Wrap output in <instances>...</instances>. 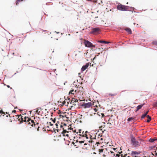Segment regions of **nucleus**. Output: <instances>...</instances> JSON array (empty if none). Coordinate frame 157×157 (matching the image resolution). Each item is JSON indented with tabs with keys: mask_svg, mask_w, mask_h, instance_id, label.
Listing matches in <instances>:
<instances>
[{
	"mask_svg": "<svg viewBox=\"0 0 157 157\" xmlns=\"http://www.w3.org/2000/svg\"><path fill=\"white\" fill-rule=\"evenodd\" d=\"M38 110L36 111V112H37Z\"/></svg>",
	"mask_w": 157,
	"mask_h": 157,
	"instance_id": "nucleus-54",
	"label": "nucleus"
},
{
	"mask_svg": "<svg viewBox=\"0 0 157 157\" xmlns=\"http://www.w3.org/2000/svg\"><path fill=\"white\" fill-rule=\"evenodd\" d=\"M152 44L155 45H157V40H154L152 42Z\"/></svg>",
	"mask_w": 157,
	"mask_h": 157,
	"instance_id": "nucleus-24",
	"label": "nucleus"
},
{
	"mask_svg": "<svg viewBox=\"0 0 157 157\" xmlns=\"http://www.w3.org/2000/svg\"><path fill=\"white\" fill-rule=\"evenodd\" d=\"M55 125L56 127V129L54 128V129H55V131L57 130V132H58L59 131H60L59 128V125H60V123L58 121L57 123L55 124Z\"/></svg>",
	"mask_w": 157,
	"mask_h": 157,
	"instance_id": "nucleus-11",
	"label": "nucleus"
},
{
	"mask_svg": "<svg viewBox=\"0 0 157 157\" xmlns=\"http://www.w3.org/2000/svg\"><path fill=\"white\" fill-rule=\"evenodd\" d=\"M84 43L86 47L89 48L95 47V46L93 45L88 40H84Z\"/></svg>",
	"mask_w": 157,
	"mask_h": 157,
	"instance_id": "nucleus-5",
	"label": "nucleus"
},
{
	"mask_svg": "<svg viewBox=\"0 0 157 157\" xmlns=\"http://www.w3.org/2000/svg\"><path fill=\"white\" fill-rule=\"evenodd\" d=\"M109 96H116L117 95V93H114V94H111V93H109L108 94Z\"/></svg>",
	"mask_w": 157,
	"mask_h": 157,
	"instance_id": "nucleus-26",
	"label": "nucleus"
},
{
	"mask_svg": "<svg viewBox=\"0 0 157 157\" xmlns=\"http://www.w3.org/2000/svg\"><path fill=\"white\" fill-rule=\"evenodd\" d=\"M100 29L99 28H95L93 29L90 32L91 33H98Z\"/></svg>",
	"mask_w": 157,
	"mask_h": 157,
	"instance_id": "nucleus-10",
	"label": "nucleus"
},
{
	"mask_svg": "<svg viewBox=\"0 0 157 157\" xmlns=\"http://www.w3.org/2000/svg\"><path fill=\"white\" fill-rule=\"evenodd\" d=\"M147 115L144 113L142 115L141 118V119H144Z\"/></svg>",
	"mask_w": 157,
	"mask_h": 157,
	"instance_id": "nucleus-30",
	"label": "nucleus"
},
{
	"mask_svg": "<svg viewBox=\"0 0 157 157\" xmlns=\"http://www.w3.org/2000/svg\"><path fill=\"white\" fill-rule=\"evenodd\" d=\"M98 42L102 44H108L109 43V42L108 41H106L104 40H98Z\"/></svg>",
	"mask_w": 157,
	"mask_h": 157,
	"instance_id": "nucleus-20",
	"label": "nucleus"
},
{
	"mask_svg": "<svg viewBox=\"0 0 157 157\" xmlns=\"http://www.w3.org/2000/svg\"><path fill=\"white\" fill-rule=\"evenodd\" d=\"M154 154H155V155H157V152L156 151H154Z\"/></svg>",
	"mask_w": 157,
	"mask_h": 157,
	"instance_id": "nucleus-37",
	"label": "nucleus"
},
{
	"mask_svg": "<svg viewBox=\"0 0 157 157\" xmlns=\"http://www.w3.org/2000/svg\"><path fill=\"white\" fill-rule=\"evenodd\" d=\"M76 133L78 135H79L80 136H81L82 137H85L86 139H88L89 137L90 138L91 140L89 141L87 140V143H85L84 144V145H86L87 144H88L89 143H92L93 142L92 139H95L96 138V136H95L94 138H92V136H91L89 133H88L87 131H86L84 132L82 131L81 129H79L78 132H77Z\"/></svg>",
	"mask_w": 157,
	"mask_h": 157,
	"instance_id": "nucleus-1",
	"label": "nucleus"
},
{
	"mask_svg": "<svg viewBox=\"0 0 157 157\" xmlns=\"http://www.w3.org/2000/svg\"><path fill=\"white\" fill-rule=\"evenodd\" d=\"M157 150V147L156 148Z\"/></svg>",
	"mask_w": 157,
	"mask_h": 157,
	"instance_id": "nucleus-57",
	"label": "nucleus"
},
{
	"mask_svg": "<svg viewBox=\"0 0 157 157\" xmlns=\"http://www.w3.org/2000/svg\"><path fill=\"white\" fill-rule=\"evenodd\" d=\"M24 121H25V122L26 125L29 127H33V125H34L35 128H36L37 130L39 131V126H38L39 123H36V124H35L33 120H32L30 118L28 117H25Z\"/></svg>",
	"mask_w": 157,
	"mask_h": 157,
	"instance_id": "nucleus-2",
	"label": "nucleus"
},
{
	"mask_svg": "<svg viewBox=\"0 0 157 157\" xmlns=\"http://www.w3.org/2000/svg\"><path fill=\"white\" fill-rule=\"evenodd\" d=\"M85 141H86L85 140H82V141H79L78 142L80 144H82V143H84V142Z\"/></svg>",
	"mask_w": 157,
	"mask_h": 157,
	"instance_id": "nucleus-32",
	"label": "nucleus"
},
{
	"mask_svg": "<svg viewBox=\"0 0 157 157\" xmlns=\"http://www.w3.org/2000/svg\"><path fill=\"white\" fill-rule=\"evenodd\" d=\"M127 4H128V2H127Z\"/></svg>",
	"mask_w": 157,
	"mask_h": 157,
	"instance_id": "nucleus-56",
	"label": "nucleus"
},
{
	"mask_svg": "<svg viewBox=\"0 0 157 157\" xmlns=\"http://www.w3.org/2000/svg\"><path fill=\"white\" fill-rule=\"evenodd\" d=\"M49 123H50V124L51 126H52L53 125V124L51 122H49Z\"/></svg>",
	"mask_w": 157,
	"mask_h": 157,
	"instance_id": "nucleus-42",
	"label": "nucleus"
},
{
	"mask_svg": "<svg viewBox=\"0 0 157 157\" xmlns=\"http://www.w3.org/2000/svg\"><path fill=\"white\" fill-rule=\"evenodd\" d=\"M67 127V125L65 123H60V125H59V130H63V128H64V127Z\"/></svg>",
	"mask_w": 157,
	"mask_h": 157,
	"instance_id": "nucleus-12",
	"label": "nucleus"
},
{
	"mask_svg": "<svg viewBox=\"0 0 157 157\" xmlns=\"http://www.w3.org/2000/svg\"><path fill=\"white\" fill-rule=\"evenodd\" d=\"M120 155H119V154H117L116 155V156H118V157H120Z\"/></svg>",
	"mask_w": 157,
	"mask_h": 157,
	"instance_id": "nucleus-38",
	"label": "nucleus"
},
{
	"mask_svg": "<svg viewBox=\"0 0 157 157\" xmlns=\"http://www.w3.org/2000/svg\"><path fill=\"white\" fill-rule=\"evenodd\" d=\"M93 105H94V102H93Z\"/></svg>",
	"mask_w": 157,
	"mask_h": 157,
	"instance_id": "nucleus-50",
	"label": "nucleus"
},
{
	"mask_svg": "<svg viewBox=\"0 0 157 157\" xmlns=\"http://www.w3.org/2000/svg\"><path fill=\"white\" fill-rule=\"evenodd\" d=\"M72 101H75V100L74 99H73Z\"/></svg>",
	"mask_w": 157,
	"mask_h": 157,
	"instance_id": "nucleus-49",
	"label": "nucleus"
},
{
	"mask_svg": "<svg viewBox=\"0 0 157 157\" xmlns=\"http://www.w3.org/2000/svg\"><path fill=\"white\" fill-rule=\"evenodd\" d=\"M152 155H155V154H154V153H152Z\"/></svg>",
	"mask_w": 157,
	"mask_h": 157,
	"instance_id": "nucleus-45",
	"label": "nucleus"
},
{
	"mask_svg": "<svg viewBox=\"0 0 157 157\" xmlns=\"http://www.w3.org/2000/svg\"><path fill=\"white\" fill-rule=\"evenodd\" d=\"M153 106L154 107H157V101L153 103Z\"/></svg>",
	"mask_w": 157,
	"mask_h": 157,
	"instance_id": "nucleus-31",
	"label": "nucleus"
},
{
	"mask_svg": "<svg viewBox=\"0 0 157 157\" xmlns=\"http://www.w3.org/2000/svg\"><path fill=\"white\" fill-rule=\"evenodd\" d=\"M102 114V116L104 115V114L103 113H102V114Z\"/></svg>",
	"mask_w": 157,
	"mask_h": 157,
	"instance_id": "nucleus-48",
	"label": "nucleus"
},
{
	"mask_svg": "<svg viewBox=\"0 0 157 157\" xmlns=\"http://www.w3.org/2000/svg\"><path fill=\"white\" fill-rule=\"evenodd\" d=\"M147 117L148 119L147 120V122H149L151 120V117L148 115L147 116Z\"/></svg>",
	"mask_w": 157,
	"mask_h": 157,
	"instance_id": "nucleus-22",
	"label": "nucleus"
},
{
	"mask_svg": "<svg viewBox=\"0 0 157 157\" xmlns=\"http://www.w3.org/2000/svg\"><path fill=\"white\" fill-rule=\"evenodd\" d=\"M74 99L75 100V102H77L78 101V100L77 99Z\"/></svg>",
	"mask_w": 157,
	"mask_h": 157,
	"instance_id": "nucleus-39",
	"label": "nucleus"
},
{
	"mask_svg": "<svg viewBox=\"0 0 157 157\" xmlns=\"http://www.w3.org/2000/svg\"><path fill=\"white\" fill-rule=\"evenodd\" d=\"M134 120V118H133V117H129L128 118V121H130L133 120Z\"/></svg>",
	"mask_w": 157,
	"mask_h": 157,
	"instance_id": "nucleus-27",
	"label": "nucleus"
},
{
	"mask_svg": "<svg viewBox=\"0 0 157 157\" xmlns=\"http://www.w3.org/2000/svg\"><path fill=\"white\" fill-rule=\"evenodd\" d=\"M132 157H138L139 156H139H137V155H134V156H132Z\"/></svg>",
	"mask_w": 157,
	"mask_h": 157,
	"instance_id": "nucleus-35",
	"label": "nucleus"
},
{
	"mask_svg": "<svg viewBox=\"0 0 157 157\" xmlns=\"http://www.w3.org/2000/svg\"><path fill=\"white\" fill-rule=\"evenodd\" d=\"M76 89L77 90H78V94L79 93H81V92L82 91V90L83 89V88H82V87L81 86H80L78 87H76Z\"/></svg>",
	"mask_w": 157,
	"mask_h": 157,
	"instance_id": "nucleus-18",
	"label": "nucleus"
},
{
	"mask_svg": "<svg viewBox=\"0 0 157 157\" xmlns=\"http://www.w3.org/2000/svg\"><path fill=\"white\" fill-rule=\"evenodd\" d=\"M80 116L81 117H82V115H80Z\"/></svg>",
	"mask_w": 157,
	"mask_h": 157,
	"instance_id": "nucleus-51",
	"label": "nucleus"
},
{
	"mask_svg": "<svg viewBox=\"0 0 157 157\" xmlns=\"http://www.w3.org/2000/svg\"><path fill=\"white\" fill-rule=\"evenodd\" d=\"M23 0H17L16 2V4L17 5L21 1H22Z\"/></svg>",
	"mask_w": 157,
	"mask_h": 157,
	"instance_id": "nucleus-28",
	"label": "nucleus"
},
{
	"mask_svg": "<svg viewBox=\"0 0 157 157\" xmlns=\"http://www.w3.org/2000/svg\"><path fill=\"white\" fill-rule=\"evenodd\" d=\"M124 91H122L121 92H124Z\"/></svg>",
	"mask_w": 157,
	"mask_h": 157,
	"instance_id": "nucleus-53",
	"label": "nucleus"
},
{
	"mask_svg": "<svg viewBox=\"0 0 157 157\" xmlns=\"http://www.w3.org/2000/svg\"><path fill=\"white\" fill-rule=\"evenodd\" d=\"M96 58V56H95L94 58H93V60H94Z\"/></svg>",
	"mask_w": 157,
	"mask_h": 157,
	"instance_id": "nucleus-43",
	"label": "nucleus"
},
{
	"mask_svg": "<svg viewBox=\"0 0 157 157\" xmlns=\"http://www.w3.org/2000/svg\"><path fill=\"white\" fill-rule=\"evenodd\" d=\"M125 30L129 34H131L132 33V31L130 28H126L125 29Z\"/></svg>",
	"mask_w": 157,
	"mask_h": 157,
	"instance_id": "nucleus-19",
	"label": "nucleus"
},
{
	"mask_svg": "<svg viewBox=\"0 0 157 157\" xmlns=\"http://www.w3.org/2000/svg\"><path fill=\"white\" fill-rule=\"evenodd\" d=\"M7 87H8V88H10V86L9 85H7Z\"/></svg>",
	"mask_w": 157,
	"mask_h": 157,
	"instance_id": "nucleus-46",
	"label": "nucleus"
},
{
	"mask_svg": "<svg viewBox=\"0 0 157 157\" xmlns=\"http://www.w3.org/2000/svg\"><path fill=\"white\" fill-rule=\"evenodd\" d=\"M131 143L135 147L139 146L138 141L136 140L133 137H132L131 138Z\"/></svg>",
	"mask_w": 157,
	"mask_h": 157,
	"instance_id": "nucleus-6",
	"label": "nucleus"
},
{
	"mask_svg": "<svg viewBox=\"0 0 157 157\" xmlns=\"http://www.w3.org/2000/svg\"><path fill=\"white\" fill-rule=\"evenodd\" d=\"M72 144H74L75 143H74V142H72Z\"/></svg>",
	"mask_w": 157,
	"mask_h": 157,
	"instance_id": "nucleus-47",
	"label": "nucleus"
},
{
	"mask_svg": "<svg viewBox=\"0 0 157 157\" xmlns=\"http://www.w3.org/2000/svg\"><path fill=\"white\" fill-rule=\"evenodd\" d=\"M117 9L120 10L127 11L128 10L129 7L128 6L119 5L117 6Z\"/></svg>",
	"mask_w": 157,
	"mask_h": 157,
	"instance_id": "nucleus-3",
	"label": "nucleus"
},
{
	"mask_svg": "<svg viewBox=\"0 0 157 157\" xmlns=\"http://www.w3.org/2000/svg\"><path fill=\"white\" fill-rule=\"evenodd\" d=\"M86 0L88 1H93V2H95V0Z\"/></svg>",
	"mask_w": 157,
	"mask_h": 157,
	"instance_id": "nucleus-36",
	"label": "nucleus"
},
{
	"mask_svg": "<svg viewBox=\"0 0 157 157\" xmlns=\"http://www.w3.org/2000/svg\"><path fill=\"white\" fill-rule=\"evenodd\" d=\"M98 18V16L95 17V20H94V21L95 22V23H97L98 21V20H97L96 19L97 18Z\"/></svg>",
	"mask_w": 157,
	"mask_h": 157,
	"instance_id": "nucleus-29",
	"label": "nucleus"
},
{
	"mask_svg": "<svg viewBox=\"0 0 157 157\" xmlns=\"http://www.w3.org/2000/svg\"><path fill=\"white\" fill-rule=\"evenodd\" d=\"M68 128H67V127H66L65 126L63 128L64 129H65L66 130V132H69L68 133L71 134V131L72 130V129L71 128H70L71 127L69 128V126H68Z\"/></svg>",
	"mask_w": 157,
	"mask_h": 157,
	"instance_id": "nucleus-14",
	"label": "nucleus"
},
{
	"mask_svg": "<svg viewBox=\"0 0 157 157\" xmlns=\"http://www.w3.org/2000/svg\"><path fill=\"white\" fill-rule=\"evenodd\" d=\"M16 116L17 117V119H18V120L20 121V123H21L23 122H25V121H24V120L26 117H25L23 118V116H22L21 115H16Z\"/></svg>",
	"mask_w": 157,
	"mask_h": 157,
	"instance_id": "nucleus-7",
	"label": "nucleus"
},
{
	"mask_svg": "<svg viewBox=\"0 0 157 157\" xmlns=\"http://www.w3.org/2000/svg\"><path fill=\"white\" fill-rule=\"evenodd\" d=\"M92 105V103L91 102H88L87 103H84L82 105V106L84 107V108H89Z\"/></svg>",
	"mask_w": 157,
	"mask_h": 157,
	"instance_id": "nucleus-8",
	"label": "nucleus"
},
{
	"mask_svg": "<svg viewBox=\"0 0 157 157\" xmlns=\"http://www.w3.org/2000/svg\"><path fill=\"white\" fill-rule=\"evenodd\" d=\"M89 65V63H86V65L83 66L81 68L82 71H84L88 67Z\"/></svg>",
	"mask_w": 157,
	"mask_h": 157,
	"instance_id": "nucleus-13",
	"label": "nucleus"
},
{
	"mask_svg": "<svg viewBox=\"0 0 157 157\" xmlns=\"http://www.w3.org/2000/svg\"><path fill=\"white\" fill-rule=\"evenodd\" d=\"M52 121L53 122L55 123L56 119H54L53 120H52Z\"/></svg>",
	"mask_w": 157,
	"mask_h": 157,
	"instance_id": "nucleus-40",
	"label": "nucleus"
},
{
	"mask_svg": "<svg viewBox=\"0 0 157 157\" xmlns=\"http://www.w3.org/2000/svg\"><path fill=\"white\" fill-rule=\"evenodd\" d=\"M116 149H117V148H114V150H115Z\"/></svg>",
	"mask_w": 157,
	"mask_h": 157,
	"instance_id": "nucleus-52",
	"label": "nucleus"
},
{
	"mask_svg": "<svg viewBox=\"0 0 157 157\" xmlns=\"http://www.w3.org/2000/svg\"><path fill=\"white\" fill-rule=\"evenodd\" d=\"M16 112V110H13V111H12V113H15Z\"/></svg>",
	"mask_w": 157,
	"mask_h": 157,
	"instance_id": "nucleus-41",
	"label": "nucleus"
},
{
	"mask_svg": "<svg viewBox=\"0 0 157 157\" xmlns=\"http://www.w3.org/2000/svg\"><path fill=\"white\" fill-rule=\"evenodd\" d=\"M68 132H66V131L65 129H63V131H62V133L63 134L64 136H66L67 137H69L71 134L68 133Z\"/></svg>",
	"mask_w": 157,
	"mask_h": 157,
	"instance_id": "nucleus-9",
	"label": "nucleus"
},
{
	"mask_svg": "<svg viewBox=\"0 0 157 157\" xmlns=\"http://www.w3.org/2000/svg\"><path fill=\"white\" fill-rule=\"evenodd\" d=\"M144 105V103L142 104L139 105L137 106V108L136 109V110H135V112H137L140 109H141L142 107Z\"/></svg>",
	"mask_w": 157,
	"mask_h": 157,
	"instance_id": "nucleus-15",
	"label": "nucleus"
},
{
	"mask_svg": "<svg viewBox=\"0 0 157 157\" xmlns=\"http://www.w3.org/2000/svg\"><path fill=\"white\" fill-rule=\"evenodd\" d=\"M72 131L73 132H76V130H75L74 131L73 130H72Z\"/></svg>",
	"mask_w": 157,
	"mask_h": 157,
	"instance_id": "nucleus-44",
	"label": "nucleus"
},
{
	"mask_svg": "<svg viewBox=\"0 0 157 157\" xmlns=\"http://www.w3.org/2000/svg\"><path fill=\"white\" fill-rule=\"evenodd\" d=\"M131 155L132 156H134L135 155H136L137 156H139L140 155V154L139 153L136 151H132V152Z\"/></svg>",
	"mask_w": 157,
	"mask_h": 157,
	"instance_id": "nucleus-17",
	"label": "nucleus"
},
{
	"mask_svg": "<svg viewBox=\"0 0 157 157\" xmlns=\"http://www.w3.org/2000/svg\"><path fill=\"white\" fill-rule=\"evenodd\" d=\"M78 90H77L76 87H75L74 89H71L69 92V94L75 95V97H77L78 95Z\"/></svg>",
	"mask_w": 157,
	"mask_h": 157,
	"instance_id": "nucleus-4",
	"label": "nucleus"
},
{
	"mask_svg": "<svg viewBox=\"0 0 157 157\" xmlns=\"http://www.w3.org/2000/svg\"><path fill=\"white\" fill-rule=\"evenodd\" d=\"M104 149H99V152H102L104 151Z\"/></svg>",
	"mask_w": 157,
	"mask_h": 157,
	"instance_id": "nucleus-33",
	"label": "nucleus"
},
{
	"mask_svg": "<svg viewBox=\"0 0 157 157\" xmlns=\"http://www.w3.org/2000/svg\"><path fill=\"white\" fill-rule=\"evenodd\" d=\"M5 115V114L4 112L2 110L0 111V117L2 115L3 116H4Z\"/></svg>",
	"mask_w": 157,
	"mask_h": 157,
	"instance_id": "nucleus-25",
	"label": "nucleus"
},
{
	"mask_svg": "<svg viewBox=\"0 0 157 157\" xmlns=\"http://www.w3.org/2000/svg\"><path fill=\"white\" fill-rule=\"evenodd\" d=\"M149 110H148V111H147L146 113H145L146 115L147 116V114L149 112Z\"/></svg>",
	"mask_w": 157,
	"mask_h": 157,
	"instance_id": "nucleus-34",
	"label": "nucleus"
},
{
	"mask_svg": "<svg viewBox=\"0 0 157 157\" xmlns=\"http://www.w3.org/2000/svg\"><path fill=\"white\" fill-rule=\"evenodd\" d=\"M103 125H101V126L99 127L100 129L101 130H104L105 131V123H103Z\"/></svg>",
	"mask_w": 157,
	"mask_h": 157,
	"instance_id": "nucleus-16",
	"label": "nucleus"
},
{
	"mask_svg": "<svg viewBox=\"0 0 157 157\" xmlns=\"http://www.w3.org/2000/svg\"><path fill=\"white\" fill-rule=\"evenodd\" d=\"M156 140H157V139L150 138L149 140V141L151 143H152V142H153Z\"/></svg>",
	"mask_w": 157,
	"mask_h": 157,
	"instance_id": "nucleus-21",
	"label": "nucleus"
},
{
	"mask_svg": "<svg viewBox=\"0 0 157 157\" xmlns=\"http://www.w3.org/2000/svg\"><path fill=\"white\" fill-rule=\"evenodd\" d=\"M69 102L67 100H66L64 101L63 102V105H67L68 104Z\"/></svg>",
	"mask_w": 157,
	"mask_h": 157,
	"instance_id": "nucleus-23",
	"label": "nucleus"
},
{
	"mask_svg": "<svg viewBox=\"0 0 157 157\" xmlns=\"http://www.w3.org/2000/svg\"><path fill=\"white\" fill-rule=\"evenodd\" d=\"M13 54L14 55V53H13Z\"/></svg>",
	"mask_w": 157,
	"mask_h": 157,
	"instance_id": "nucleus-55",
	"label": "nucleus"
}]
</instances>
